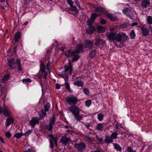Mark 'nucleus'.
I'll list each match as a JSON object with an SVG mask.
<instances>
[{"label": "nucleus", "mask_w": 152, "mask_h": 152, "mask_svg": "<svg viewBox=\"0 0 152 152\" xmlns=\"http://www.w3.org/2000/svg\"><path fill=\"white\" fill-rule=\"evenodd\" d=\"M107 38L110 42H113L117 45L116 42H121L122 39L123 42H126L128 36L126 34L123 32L116 34L115 31H111L108 34Z\"/></svg>", "instance_id": "nucleus-1"}, {"label": "nucleus", "mask_w": 152, "mask_h": 152, "mask_svg": "<svg viewBox=\"0 0 152 152\" xmlns=\"http://www.w3.org/2000/svg\"><path fill=\"white\" fill-rule=\"evenodd\" d=\"M8 66L11 68H14L16 66V63L17 66L18 68L19 71L22 70V67L20 61L18 58H17L15 61L13 58H11L8 61Z\"/></svg>", "instance_id": "nucleus-2"}, {"label": "nucleus", "mask_w": 152, "mask_h": 152, "mask_svg": "<svg viewBox=\"0 0 152 152\" xmlns=\"http://www.w3.org/2000/svg\"><path fill=\"white\" fill-rule=\"evenodd\" d=\"M64 68V70L61 72V74H59V75L65 79L68 77L69 74L71 75L72 74V70L71 65H69V66L65 65Z\"/></svg>", "instance_id": "nucleus-3"}, {"label": "nucleus", "mask_w": 152, "mask_h": 152, "mask_svg": "<svg viewBox=\"0 0 152 152\" xmlns=\"http://www.w3.org/2000/svg\"><path fill=\"white\" fill-rule=\"evenodd\" d=\"M66 99L67 104L69 105H75L78 101L77 97L72 95L68 96L66 98Z\"/></svg>", "instance_id": "nucleus-4"}, {"label": "nucleus", "mask_w": 152, "mask_h": 152, "mask_svg": "<svg viewBox=\"0 0 152 152\" xmlns=\"http://www.w3.org/2000/svg\"><path fill=\"white\" fill-rule=\"evenodd\" d=\"M76 51L72 52L71 50H69L65 53V55L67 57H73L72 58L73 61H76L78 60L79 58V56L77 55H76Z\"/></svg>", "instance_id": "nucleus-5"}, {"label": "nucleus", "mask_w": 152, "mask_h": 152, "mask_svg": "<svg viewBox=\"0 0 152 152\" xmlns=\"http://www.w3.org/2000/svg\"><path fill=\"white\" fill-rule=\"evenodd\" d=\"M74 146L78 151H80L84 150L86 148V145L84 143L81 142L75 144Z\"/></svg>", "instance_id": "nucleus-6"}, {"label": "nucleus", "mask_w": 152, "mask_h": 152, "mask_svg": "<svg viewBox=\"0 0 152 152\" xmlns=\"http://www.w3.org/2000/svg\"><path fill=\"white\" fill-rule=\"evenodd\" d=\"M68 110L74 115L80 113V109L75 105H73L69 108Z\"/></svg>", "instance_id": "nucleus-7"}, {"label": "nucleus", "mask_w": 152, "mask_h": 152, "mask_svg": "<svg viewBox=\"0 0 152 152\" xmlns=\"http://www.w3.org/2000/svg\"><path fill=\"white\" fill-rule=\"evenodd\" d=\"M141 30L142 32V35L144 36H148L150 32V29L148 28L145 25L142 26H141Z\"/></svg>", "instance_id": "nucleus-8"}, {"label": "nucleus", "mask_w": 152, "mask_h": 152, "mask_svg": "<svg viewBox=\"0 0 152 152\" xmlns=\"http://www.w3.org/2000/svg\"><path fill=\"white\" fill-rule=\"evenodd\" d=\"M55 123V118L53 116L52 118L50 120V122L48 124L45 126V128L48 131H52V125H53Z\"/></svg>", "instance_id": "nucleus-9"}, {"label": "nucleus", "mask_w": 152, "mask_h": 152, "mask_svg": "<svg viewBox=\"0 0 152 152\" xmlns=\"http://www.w3.org/2000/svg\"><path fill=\"white\" fill-rule=\"evenodd\" d=\"M40 120L37 117H33L29 122V124L32 127H34L36 124L38 123Z\"/></svg>", "instance_id": "nucleus-10"}, {"label": "nucleus", "mask_w": 152, "mask_h": 152, "mask_svg": "<svg viewBox=\"0 0 152 152\" xmlns=\"http://www.w3.org/2000/svg\"><path fill=\"white\" fill-rule=\"evenodd\" d=\"M66 10L71 14H76L78 12L76 7L74 6L70 7L69 8H66Z\"/></svg>", "instance_id": "nucleus-11"}, {"label": "nucleus", "mask_w": 152, "mask_h": 152, "mask_svg": "<svg viewBox=\"0 0 152 152\" xmlns=\"http://www.w3.org/2000/svg\"><path fill=\"white\" fill-rule=\"evenodd\" d=\"M150 3L149 0H142L141 2L142 8H145L150 6Z\"/></svg>", "instance_id": "nucleus-12"}, {"label": "nucleus", "mask_w": 152, "mask_h": 152, "mask_svg": "<svg viewBox=\"0 0 152 152\" xmlns=\"http://www.w3.org/2000/svg\"><path fill=\"white\" fill-rule=\"evenodd\" d=\"M3 115L6 117L10 116L11 115V112L6 107L3 108L2 113Z\"/></svg>", "instance_id": "nucleus-13"}, {"label": "nucleus", "mask_w": 152, "mask_h": 152, "mask_svg": "<svg viewBox=\"0 0 152 152\" xmlns=\"http://www.w3.org/2000/svg\"><path fill=\"white\" fill-rule=\"evenodd\" d=\"M147 22L148 24V27L152 34V17L151 16L147 17Z\"/></svg>", "instance_id": "nucleus-14"}, {"label": "nucleus", "mask_w": 152, "mask_h": 152, "mask_svg": "<svg viewBox=\"0 0 152 152\" xmlns=\"http://www.w3.org/2000/svg\"><path fill=\"white\" fill-rule=\"evenodd\" d=\"M60 141L61 143L65 145H66L69 142L71 141L70 138L64 136L62 137L60 139Z\"/></svg>", "instance_id": "nucleus-15"}, {"label": "nucleus", "mask_w": 152, "mask_h": 152, "mask_svg": "<svg viewBox=\"0 0 152 152\" xmlns=\"http://www.w3.org/2000/svg\"><path fill=\"white\" fill-rule=\"evenodd\" d=\"M132 8L131 7H129L123 10V12L124 14L127 16L130 15L132 13Z\"/></svg>", "instance_id": "nucleus-16"}, {"label": "nucleus", "mask_w": 152, "mask_h": 152, "mask_svg": "<svg viewBox=\"0 0 152 152\" xmlns=\"http://www.w3.org/2000/svg\"><path fill=\"white\" fill-rule=\"evenodd\" d=\"M105 43V41L104 40L102 39L99 38L96 40L95 45L96 46H100L104 44Z\"/></svg>", "instance_id": "nucleus-17"}, {"label": "nucleus", "mask_w": 152, "mask_h": 152, "mask_svg": "<svg viewBox=\"0 0 152 152\" xmlns=\"http://www.w3.org/2000/svg\"><path fill=\"white\" fill-rule=\"evenodd\" d=\"M14 119L11 117H9L6 120V125L8 126L11 124L13 123L14 121Z\"/></svg>", "instance_id": "nucleus-18"}, {"label": "nucleus", "mask_w": 152, "mask_h": 152, "mask_svg": "<svg viewBox=\"0 0 152 152\" xmlns=\"http://www.w3.org/2000/svg\"><path fill=\"white\" fill-rule=\"evenodd\" d=\"M95 30V28L94 26H90L89 28L86 30V32L87 34H91L94 32Z\"/></svg>", "instance_id": "nucleus-19"}, {"label": "nucleus", "mask_w": 152, "mask_h": 152, "mask_svg": "<svg viewBox=\"0 0 152 152\" xmlns=\"http://www.w3.org/2000/svg\"><path fill=\"white\" fill-rule=\"evenodd\" d=\"M83 45L82 44L80 43L77 45L76 49L74 51H76L75 53L76 55H78L79 52L82 51L83 50Z\"/></svg>", "instance_id": "nucleus-20"}, {"label": "nucleus", "mask_w": 152, "mask_h": 152, "mask_svg": "<svg viewBox=\"0 0 152 152\" xmlns=\"http://www.w3.org/2000/svg\"><path fill=\"white\" fill-rule=\"evenodd\" d=\"M93 42L89 40H86V41L85 47L89 49H91L93 47Z\"/></svg>", "instance_id": "nucleus-21"}, {"label": "nucleus", "mask_w": 152, "mask_h": 152, "mask_svg": "<svg viewBox=\"0 0 152 152\" xmlns=\"http://www.w3.org/2000/svg\"><path fill=\"white\" fill-rule=\"evenodd\" d=\"M104 127V124L99 123L96 125V129L98 131H102Z\"/></svg>", "instance_id": "nucleus-22"}, {"label": "nucleus", "mask_w": 152, "mask_h": 152, "mask_svg": "<svg viewBox=\"0 0 152 152\" xmlns=\"http://www.w3.org/2000/svg\"><path fill=\"white\" fill-rule=\"evenodd\" d=\"M73 84L74 85L78 87H82L83 86L84 83L81 80H78L74 82Z\"/></svg>", "instance_id": "nucleus-23"}, {"label": "nucleus", "mask_w": 152, "mask_h": 152, "mask_svg": "<svg viewBox=\"0 0 152 152\" xmlns=\"http://www.w3.org/2000/svg\"><path fill=\"white\" fill-rule=\"evenodd\" d=\"M20 38V33L18 32L15 33L14 36V40L15 42H18Z\"/></svg>", "instance_id": "nucleus-24"}, {"label": "nucleus", "mask_w": 152, "mask_h": 152, "mask_svg": "<svg viewBox=\"0 0 152 152\" xmlns=\"http://www.w3.org/2000/svg\"><path fill=\"white\" fill-rule=\"evenodd\" d=\"M98 32L99 33H102L106 31V28L101 26H99L97 27V28Z\"/></svg>", "instance_id": "nucleus-25"}, {"label": "nucleus", "mask_w": 152, "mask_h": 152, "mask_svg": "<svg viewBox=\"0 0 152 152\" xmlns=\"http://www.w3.org/2000/svg\"><path fill=\"white\" fill-rule=\"evenodd\" d=\"M80 113H77L75 114V115H74V117L76 119L77 121H80L83 118V115H80Z\"/></svg>", "instance_id": "nucleus-26"}, {"label": "nucleus", "mask_w": 152, "mask_h": 152, "mask_svg": "<svg viewBox=\"0 0 152 152\" xmlns=\"http://www.w3.org/2000/svg\"><path fill=\"white\" fill-rule=\"evenodd\" d=\"M113 141L112 139L109 136H106L104 139V142L106 143H110Z\"/></svg>", "instance_id": "nucleus-27"}, {"label": "nucleus", "mask_w": 152, "mask_h": 152, "mask_svg": "<svg viewBox=\"0 0 152 152\" xmlns=\"http://www.w3.org/2000/svg\"><path fill=\"white\" fill-rule=\"evenodd\" d=\"M85 137L86 141L90 142H93L95 141V139L94 138L90 137L88 136H85Z\"/></svg>", "instance_id": "nucleus-28"}, {"label": "nucleus", "mask_w": 152, "mask_h": 152, "mask_svg": "<svg viewBox=\"0 0 152 152\" xmlns=\"http://www.w3.org/2000/svg\"><path fill=\"white\" fill-rule=\"evenodd\" d=\"M113 145L114 147V148L116 150L121 151H122L121 147L118 144L116 143H113Z\"/></svg>", "instance_id": "nucleus-29"}, {"label": "nucleus", "mask_w": 152, "mask_h": 152, "mask_svg": "<svg viewBox=\"0 0 152 152\" xmlns=\"http://www.w3.org/2000/svg\"><path fill=\"white\" fill-rule=\"evenodd\" d=\"M45 66L44 65V64L43 63L41 62V65L40 67V71L42 72V73H43L45 72Z\"/></svg>", "instance_id": "nucleus-30"}, {"label": "nucleus", "mask_w": 152, "mask_h": 152, "mask_svg": "<svg viewBox=\"0 0 152 152\" xmlns=\"http://www.w3.org/2000/svg\"><path fill=\"white\" fill-rule=\"evenodd\" d=\"M118 135V134L115 132H114L112 133L111 135V137L113 139H116L117 138V136Z\"/></svg>", "instance_id": "nucleus-31"}, {"label": "nucleus", "mask_w": 152, "mask_h": 152, "mask_svg": "<svg viewBox=\"0 0 152 152\" xmlns=\"http://www.w3.org/2000/svg\"><path fill=\"white\" fill-rule=\"evenodd\" d=\"M104 11V9L101 7H98L96 8V11L97 12H103Z\"/></svg>", "instance_id": "nucleus-32"}, {"label": "nucleus", "mask_w": 152, "mask_h": 152, "mask_svg": "<svg viewBox=\"0 0 152 152\" xmlns=\"http://www.w3.org/2000/svg\"><path fill=\"white\" fill-rule=\"evenodd\" d=\"M107 16L111 20H113L115 19V17H114L113 15L112 14L108 13L107 14Z\"/></svg>", "instance_id": "nucleus-33"}, {"label": "nucleus", "mask_w": 152, "mask_h": 152, "mask_svg": "<svg viewBox=\"0 0 152 152\" xmlns=\"http://www.w3.org/2000/svg\"><path fill=\"white\" fill-rule=\"evenodd\" d=\"M96 55L95 51L94 50H91L90 51L89 56L91 58H93Z\"/></svg>", "instance_id": "nucleus-34"}, {"label": "nucleus", "mask_w": 152, "mask_h": 152, "mask_svg": "<svg viewBox=\"0 0 152 152\" xmlns=\"http://www.w3.org/2000/svg\"><path fill=\"white\" fill-rule=\"evenodd\" d=\"M104 115L102 113H99L97 115V118L99 121H102Z\"/></svg>", "instance_id": "nucleus-35"}, {"label": "nucleus", "mask_w": 152, "mask_h": 152, "mask_svg": "<svg viewBox=\"0 0 152 152\" xmlns=\"http://www.w3.org/2000/svg\"><path fill=\"white\" fill-rule=\"evenodd\" d=\"M130 38L131 39H134L135 36V32L133 30L130 33L129 35Z\"/></svg>", "instance_id": "nucleus-36"}, {"label": "nucleus", "mask_w": 152, "mask_h": 152, "mask_svg": "<svg viewBox=\"0 0 152 152\" xmlns=\"http://www.w3.org/2000/svg\"><path fill=\"white\" fill-rule=\"evenodd\" d=\"M46 112L44 111L43 110L42 111V114L40 116V119H43L44 118V117H45L46 115Z\"/></svg>", "instance_id": "nucleus-37"}, {"label": "nucleus", "mask_w": 152, "mask_h": 152, "mask_svg": "<svg viewBox=\"0 0 152 152\" xmlns=\"http://www.w3.org/2000/svg\"><path fill=\"white\" fill-rule=\"evenodd\" d=\"M9 75L8 74H7L5 75L2 79V82L4 83L5 82L8 80Z\"/></svg>", "instance_id": "nucleus-38"}, {"label": "nucleus", "mask_w": 152, "mask_h": 152, "mask_svg": "<svg viewBox=\"0 0 152 152\" xmlns=\"http://www.w3.org/2000/svg\"><path fill=\"white\" fill-rule=\"evenodd\" d=\"M92 103L91 100H88L85 102L86 105L88 107H89Z\"/></svg>", "instance_id": "nucleus-39"}, {"label": "nucleus", "mask_w": 152, "mask_h": 152, "mask_svg": "<svg viewBox=\"0 0 152 152\" xmlns=\"http://www.w3.org/2000/svg\"><path fill=\"white\" fill-rule=\"evenodd\" d=\"M23 135L22 133H17L15 135V137L17 139L20 138Z\"/></svg>", "instance_id": "nucleus-40"}, {"label": "nucleus", "mask_w": 152, "mask_h": 152, "mask_svg": "<svg viewBox=\"0 0 152 152\" xmlns=\"http://www.w3.org/2000/svg\"><path fill=\"white\" fill-rule=\"evenodd\" d=\"M98 15L96 14V13H93L91 14V18L94 21L95 19L96 18L97 16Z\"/></svg>", "instance_id": "nucleus-41"}, {"label": "nucleus", "mask_w": 152, "mask_h": 152, "mask_svg": "<svg viewBox=\"0 0 152 152\" xmlns=\"http://www.w3.org/2000/svg\"><path fill=\"white\" fill-rule=\"evenodd\" d=\"M22 82L23 83L27 82H31L32 81L29 78L24 79L22 80Z\"/></svg>", "instance_id": "nucleus-42"}, {"label": "nucleus", "mask_w": 152, "mask_h": 152, "mask_svg": "<svg viewBox=\"0 0 152 152\" xmlns=\"http://www.w3.org/2000/svg\"><path fill=\"white\" fill-rule=\"evenodd\" d=\"M32 132V131L30 130H28L23 135H25L26 137H28Z\"/></svg>", "instance_id": "nucleus-43"}, {"label": "nucleus", "mask_w": 152, "mask_h": 152, "mask_svg": "<svg viewBox=\"0 0 152 152\" xmlns=\"http://www.w3.org/2000/svg\"><path fill=\"white\" fill-rule=\"evenodd\" d=\"M94 22V21L90 18V19L88 20L87 21V23L89 25L91 26L92 25Z\"/></svg>", "instance_id": "nucleus-44"}, {"label": "nucleus", "mask_w": 152, "mask_h": 152, "mask_svg": "<svg viewBox=\"0 0 152 152\" xmlns=\"http://www.w3.org/2000/svg\"><path fill=\"white\" fill-rule=\"evenodd\" d=\"M66 89L68 90V91L70 92L71 91V89L70 88L69 84V83H66Z\"/></svg>", "instance_id": "nucleus-45"}, {"label": "nucleus", "mask_w": 152, "mask_h": 152, "mask_svg": "<svg viewBox=\"0 0 152 152\" xmlns=\"http://www.w3.org/2000/svg\"><path fill=\"white\" fill-rule=\"evenodd\" d=\"M83 92L85 94L87 95L89 94V90L87 88H84L83 89Z\"/></svg>", "instance_id": "nucleus-46"}, {"label": "nucleus", "mask_w": 152, "mask_h": 152, "mask_svg": "<svg viewBox=\"0 0 152 152\" xmlns=\"http://www.w3.org/2000/svg\"><path fill=\"white\" fill-rule=\"evenodd\" d=\"M49 107L48 104H45L44 106L45 111H48L49 110Z\"/></svg>", "instance_id": "nucleus-47"}, {"label": "nucleus", "mask_w": 152, "mask_h": 152, "mask_svg": "<svg viewBox=\"0 0 152 152\" xmlns=\"http://www.w3.org/2000/svg\"><path fill=\"white\" fill-rule=\"evenodd\" d=\"M67 2L70 5V7L73 6V3L72 0H67Z\"/></svg>", "instance_id": "nucleus-48"}, {"label": "nucleus", "mask_w": 152, "mask_h": 152, "mask_svg": "<svg viewBox=\"0 0 152 152\" xmlns=\"http://www.w3.org/2000/svg\"><path fill=\"white\" fill-rule=\"evenodd\" d=\"M133 150L132 149V148L130 146H128L127 147V149L126 150V151L128 152H131Z\"/></svg>", "instance_id": "nucleus-49"}, {"label": "nucleus", "mask_w": 152, "mask_h": 152, "mask_svg": "<svg viewBox=\"0 0 152 152\" xmlns=\"http://www.w3.org/2000/svg\"><path fill=\"white\" fill-rule=\"evenodd\" d=\"M5 136L7 137H11V135L9 132H7L5 134Z\"/></svg>", "instance_id": "nucleus-50"}, {"label": "nucleus", "mask_w": 152, "mask_h": 152, "mask_svg": "<svg viewBox=\"0 0 152 152\" xmlns=\"http://www.w3.org/2000/svg\"><path fill=\"white\" fill-rule=\"evenodd\" d=\"M100 22L101 24H104L106 23V21L103 19H101Z\"/></svg>", "instance_id": "nucleus-51"}, {"label": "nucleus", "mask_w": 152, "mask_h": 152, "mask_svg": "<svg viewBox=\"0 0 152 152\" xmlns=\"http://www.w3.org/2000/svg\"><path fill=\"white\" fill-rule=\"evenodd\" d=\"M50 63L49 61H48L46 66V69L48 70H49V69L50 66Z\"/></svg>", "instance_id": "nucleus-52"}, {"label": "nucleus", "mask_w": 152, "mask_h": 152, "mask_svg": "<svg viewBox=\"0 0 152 152\" xmlns=\"http://www.w3.org/2000/svg\"><path fill=\"white\" fill-rule=\"evenodd\" d=\"M50 145L51 148H52L54 147V143L51 140H50Z\"/></svg>", "instance_id": "nucleus-53"}, {"label": "nucleus", "mask_w": 152, "mask_h": 152, "mask_svg": "<svg viewBox=\"0 0 152 152\" xmlns=\"http://www.w3.org/2000/svg\"><path fill=\"white\" fill-rule=\"evenodd\" d=\"M56 88L57 89H59L60 88V85L58 83H56Z\"/></svg>", "instance_id": "nucleus-54"}, {"label": "nucleus", "mask_w": 152, "mask_h": 152, "mask_svg": "<svg viewBox=\"0 0 152 152\" xmlns=\"http://www.w3.org/2000/svg\"><path fill=\"white\" fill-rule=\"evenodd\" d=\"M75 3L76 4L77 6L79 7V8H80V2L78 1L77 0L75 1Z\"/></svg>", "instance_id": "nucleus-55"}, {"label": "nucleus", "mask_w": 152, "mask_h": 152, "mask_svg": "<svg viewBox=\"0 0 152 152\" xmlns=\"http://www.w3.org/2000/svg\"><path fill=\"white\" fill-rule=\"evenodd\" d=\"M24 152H35L30 149H28L27 151H25Z\"/></svg>", "instance_id": "nucleus-56"}, {"label": "nucleus", "mask_w": 152, "mask_h": 152, "mask_svg": "<svg viewBox=\"0 0 152 152\" xmlns=\"http://www.w3.org/2000/svg\"><path fill=\"white\" fill-rule=\"evenodd\" d=\"M49 136L50 137L52 138L53 140H55V142H56V139L55 137H53V135H52V134L49 135Z\"/></svg>", "instance_id": "nucleus-57"}, {"label": "nucleus", "mask_w": 152, "mask_h": 152, "mask_svg": "<svg viewBox=\"0 0 152 152\" xmlns=\"http://www.w3.org/2000/svg\"><path fill=\"white\" fill-rule=\"evenodd\" d=\"M93 152H102L99 149H96Z\"/></svg>", "instance_id": "nucleus-58"}, {"label": "nucleus", "mask_w": 152, "mask_h": 152, "mask_svg": "<svg viewBox=\"0 0 152 152\" xmlns=\"http://www.w3.org/2000/svg\"><path fill=\"white\" fill-rule=\"evenodd\" d=\"M138 24V23L137 22H133L131 24V26H134L136 25H137Z\"/></svg>", "instance_id": "nucleus-59"}, {"label": "nucleus", "mask_w": 152, "mask_h": 152, "mask_svg": "<svg viewBox=\"0 0 152 152\" xmlns=\"http://www.w3.org/2000/svg\"><path fill=\"white\" fill-rule=\"evenodd\" d=\"M44 73L43 75L44 78L45 79H46V76H47V72H45Z\"/></svg>", "instance_id": "nucleus-60"}, {"label": "nucleus", "mask_w": 152, "mask_h": 152, "mask_svg": "<svg viewBox=\"0 0 152 152\" xmlns=\"http://www.w3.org/2000/svg\"><path fill=\"white\" fill-rule=\"evenodd\" d=\"M0 141L3 143H4V142L3 138L1 137H0Z\"/></svg>", "instance_id": "nucleus-61"}, {"label": "nucleus", "mask_w": 152, "mask_h": 152, "mask_svg": "<svg viewBox=\"0 0 152 152\" xmlns=\"http://www.w3.org/2000/svg\"><path fill=\"white\" fill-rule=\"evenodd\" d=\"M96 138L97 140H98L100 142H102V138H99L97 136H96Z\"/></svg>", "instance_id": "nucleus-62"}, {"label": "nucleus", "mask_w": 152, "mask_h": 152, "mask_svg": "<svg viewBox=\"0 0 152 152\" xmlns=\"http://www.w3.org/2000/svg\"><path fill=\"white\" fill-rule=\"evenodd\" d=\"M3 109L0 106V114L2 113Z\"/></svg>", "instance_id": "nucleus-63"}, {"label": "nucleus", "mask_w": 152, "mask_h": 152, "mask_svg": "<svg viewBox=\"0 0 152 152\" xmlns=\"http://www.w3.org/2000/svg\"><path fill=\"white\" fill-rule=\"evenodd\" d=\"M66 131L67 132H72V131H71L70 130L68 129L66 130Z\"/></svg>", "instance_id": "nucleus-64"}]
</instances>
